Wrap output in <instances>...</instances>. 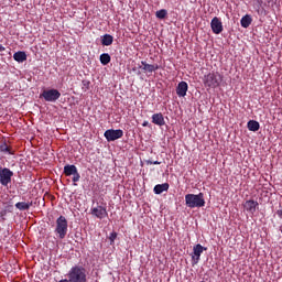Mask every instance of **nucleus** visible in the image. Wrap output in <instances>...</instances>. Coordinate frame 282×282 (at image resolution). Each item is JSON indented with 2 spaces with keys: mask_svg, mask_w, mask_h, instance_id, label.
I'll list each match as a JSON object with an SVG mask.
<instances>
[{
  "mask_svg": "<svg viewBox=\"0 0 282 282\" xmlns=\"http://www.w3.org/2000/svg\"><path fill=\"white\" fill-rule=\"evenodd\" d=\"M90 215H93V217H97V219H105V217H108L109 213H107L106 207L98 205L97 207H93L90 209Z\"/></svg>",
  "mask_w": 282,
  "mask_h": 282,
  "instance_id": "obj_9",
  "label": "nucleus"
},
{
  "mask_svg": "<svg viewBox=\"0 0 282 282\" xmlns=\"http://www.w3.org/2000/svg\"><path fill=\"white\" fill-rule=\"evenodd\" d=\"M148 164L158 165V164H162V162H159V161H148Z\"/></svg>",
  "mask_w": 282,
  "mask_h": 282,
  "instance_id": "obj_28",
  "label": "nucleus"
},
{
  "mask_svg": "<svg viewBox=\"0 0 282 282\" xmlns=\"http://www.w3.org/2000/svg\"><path fill=\"white\" fill-rule=\"evenodd\" d=\"M112 44H113V35L105 34L104 36H101V45L109 47V45H112Z\"/></svg>",
  "mask_w": 282,
  "mask_h": 282,
  "instance_id": "obj_19",
  "label": "nucleus"
},
{
  "mask_svg": "<svg viewBox=\"0 0 282 282\" xmlns=\"http://www.w3.org/2000/svg\"><path fill=\"white\" fill-rule=\"evenodd\" d=\"M8 215V210L6 209H2L0 212V219H2V221H6V216Z\"/></svg>",
  "mask_w": 282,
  "mask_h": 282,
  "instance_id": "obj_27",
  "label": "nucleus"
},
{
  "mask_svg": "<svg viewBox=\"0 0 282 282\" xmlns=\"http://www.w3.org/2000/svg\"><path fill=\"white\" fill-rule=\"evenodd\" d=\"M82 89H83V91H89V85H91V82H89V80H87V79H84L83 82H82Z\"/></svg>",
  "mask_w": 282,
  "mask_h": 282,
  "instance_id": "obj_25",
  "label": "nucleus"
},
{
  "mask_svg": "<svg viewBox=\"0 0 282 282\" xmlns=\"http://www.w3.org/2000/svg\"><path fill=\"white\" fill-rule=\"evenodd\" d=\"M55 235L58 239H65V237H67V230L69 228L68 224H67V218H65V216H59L56 219L55 223Z\"/></svg>",
  "mask_w": 282,
  "mask_h": 282,
  "instance_id": "obj_4",
  "label": "nucleus"
},
{
  "mask_svg": "<svg viewBox=\"0 0 282 282\" xmlns=\"http://www.w3.org/2000/svg\"><path fill=\"white\" fill-rule=\"evenodd\" d=\"M247 127L249 131H259L261 126L259 124V121L250 120L248 121Z\"/></svg>",
  "mask_w": 282,
  "mask_h": 282,
  "instance_id": "obj_22",
  "label": "nucleus"
},
{
  "mask_svg": "<svg viewBox=\"0 0 282 282\" xmlns=\"http://www.w3.org/2000/svg\"><path fill=\"white\" fill-rule=\"evenodd\" d=\"M185 204L187 208H204L206 206L204 193L185 195Z\"/></svg>",
  "mask_w": 282,
  "mask_h": 282,
  "instance_id": "obj_2",
  "label": "nucleus"
},
{
  "mask_svg": "<svg viewBox=\"0 0 282 282\" xmlns=\"http://www.w3.org/2000/svg\"><path fill=\"white\" fill-rule=\"evenodd\" d=\"M276 215L280 219H282V208L276 210Z\"/></svg>",
  "mask_w": 282,
  "mask_h": 282,
  "instance_id": "obj_29",
  "label": "nucleus"
},
{
  "mask_svg": "<svg viewBox=\"0 0 282 282\" xmlns=\"http://www.w3.org/2000/svg\"><path fill=\"white\" fill-rule=\"evenodd\" d=\"M41 97L44 98V100L46 102H56V100H58V98H61V91H58V89H47L44 90L41 94Z\"/></svg>",
  "mask_w": 282,
  "mask_h": 282,
  "instance_id": "obj_7",
  "label": "nucleus"
},
{
  "mask_svg": "<svg viewBox=\"0 0 282 282\" xmlns=\"http://www.w3.org/2000/svg\"><path fill=\"white\" fill-rule=\"evenodd\" d=\"M186 91H188V84L186 82H180L176 87L177 97L184 98V96H186Z\"/></svg>",
  "mask_w": 282,
  "mask_h": 282,
  "instance_id": "obj_13",
  "label": "nucleus"
},
{
  "mask_svg": "<svg viewBox=\"0 0 282 282\" xmlns=\"http://www.w3.org/2000/svg\"><path fill=\"white\" fill-rule=\"evenodd\" d=\"M223 80L224 77L218 72L208 73L203 77V83L205 87H209L212 89H216V87H219Z\"/></svg>",
  "mask_w": 282,
  "mask_h": 282,
  "instance_id": "obj_3",
  "label": "nucleus"
},
{
  "mask_svg": "<svg viewBox=\"0 0 282 282\" xmlns=\"http://www.w3.org/2000/svg\"><path fill=\"white\" fill-rule=\"evenodd\" d=\"M70 282H87V269L83 265H74L67 273Z\"/></svg>",
  "mask_w": 282,
  "mask_h": 282,
  "instance_id": "obj_1",
  "label": "nucleus"
},
{
  "mask_svg": "<svg viewBox=\"0 0 282 282\" xmlns=\"http://www.w3.org/2000/svg\"><path fill=\"white\" fill-rule=\"evenodd\" d=\"M99 61L101 65H109L111 63V55H109V53H104L100 55Z\"/></svg>",
  "mask_w": 282,
  "mask_h": 282,
  "instance_id": "obj_21",
  "label": "nucleus"
},
{
  "mask_svg": "<svg viewBox=\"0 0 282 282\" xmlns=\"http://www.w3.org/2000/svg\"><path fill=\"white\" fill-rule=\"evenodd\" d=\"M210 28L214 34H221L224 32V24L219 18L215 17L212 19Z\"/></svg>",
  "mask_w": 282,
  "mask_h": 282,
  "instance_id": "obj_11",
  "label": "nucleus"
},
{
  "mask_svg": "<svg viewBox=\"0 0 282 282\" xmlns=\"http://www.w3.org/2000/svg\"><path fill=\"white\" fill-rule=\"evenodd\" d=\"M166 14H169V12L165 9H161L156 11L155 17L156 19H166Z\"/></svg>",
  "mask_w": 282,
  "mask_h": 282,
  "instance_id": "obj_24",
  "label": "nucleus"
},
{
  "mask_svg": "<svg viewBox=\"0 0 282 282\" xmlns=\"http://www.w3.org/2000/svg\"><path fill=\"white\" fill-rule=\"evenodd\" d=\"M124 135V131L121 129H108L104 133V138H106L107 142H116V140H120Z\"/></svg>",
  "mask_w": 282,
  "mask_h": 282,
  "instance_id": "obj_8",
  "label": "nucleus"
},
{
  "mask_svg": "<svg viewBox=\"0 0 282 282\" xmlns=\"http://www.w3.org/2000/svg\"><path fill=\"white\" fill-rule=\"evenodd\" d=\"M241 28H250L252 25V17L250 14H246L240 20Z\"/></svg>",
  "mask_w": 282,
  "mask_h": 282,
  "instance_id": "obj_17",
  "label": "nucleus"
},
{
  "mask_svg": "<svg viewBox=\"0 0 282 282\" xmlns=\"http://www.w3.org/2000/svg\"><path fill=\"white\" fill-rule=\"evenodd\" d=\"M204 250H207V249L204 248V246H202L199 243L193 247L192 261H193L194 264L199 263V259H200L202 253L204 252Z\"/></svg>",
  "mask_w": 282,
  "mask_h": 282,
  "instance_id": "obj_10",
  "label": "nucleus"
},
{
  "mask_svg": "<svg viewBox=\"0 0 282 282\" xmlns=\"http://www.w3.org/2000/svg\"><path fill=\"white\" fill-rule=\"evenodd\" d=\"M13 59L17 63H25L28 61V54L24 51H19L13 54Z\"/></svg>",
  "mask_w": 282,
  "mask_h": 282,
  "instance_id": "obj_16",
  "label": "nucleus"
},
{
  "mask_svg": "<svg viewBox=\"0 0 282 282\" xmlns=\"http://www.w3.org/2000/svg\"><path fill=\"white\" fill-rule=\"evenodd\" d=\"M32 206V203H26V202H19L15 204V208H18V210H30Z\"/></svg>",
  "mask_w": 282,
  "mask_h": 282,
  "instance_id": "obj_20",
  "label": "nucleus"
},
{
  "mask_svg": "<svg viewBox=\"0 0 282 282\" xmlns=\"http://www.w3.org/2000/svg\"><path fill=\"white\" fill-rule=\"evenodd\" d=\"M154 193L155 195H162L164 191H169V183L158 184L154 186Z\"/></svg>",
  "mask_w": 282,
  "mask_h": 282,
  "instance_id": "obj_18",
  "label": "nucleus"
},
{
  "mask_svg": "<svg viewBox=\"0 0 282 282\" xmlns=\"http://www.w3.org/2000/svg\"><path fill=\"white\" fill-rule=\"evenodd\" d=\"M142 127H150L149 121H143Z\"/></svg>",
  "mask_w": 282,
  "mask_h": 282,
  "instance_id": "obj_30",
  "label": "nucleus"
},
{
  "mask_svg": "<svg viewBox=\"0 0 282 282\" xmlns=\"http://www.w3.org/2000/svg\"><path fill=\"white\" fill-rule=\"evenodd\" d=\"M0 52H6V48L3 47L2 44H0Z\"/></svg>",
  "mask_w": 282,
  "mask_h": 282,
  "instance_id": "obj_31",
  "label": "nucleus"
},
{
  "mask_svg": "<svg viewBox=\"0 0 282 282\" xmlns=\"http://www.w3.org/2000/svg\"><path fill=\"white\" fill-rule=\"evenodd\" d=\"M152 123L156 124L158 127H164V124H166V121L164 120V115H162V112L152 115Z\"/></svg>",
  "mask_w": 282,
  "mask_h": 282,
  "instance_id": "obj_14",
  "label": "nucleus"
},
{
  "mask_svg": "<svg viewBox=\"0 0 282 282\" xmlns=\"http://www.w3.org/2000/svg\"><path fill=\"white\" fill-rule=\"evenodd\" d=\"M64 175H66V177H70V175H73L74 186H77L76 182H80V173H78V167H76V165H65Z\"/></svg>",
  "mask_w": 282,
  "mask_h": 282,
  "instance_id": "obj_5",
  "label": "nucleus"
},
{
  "mask_svg": "<svg viewBox=\"0 0 282 282\" xmlns=\"http://www.w3.org/2000/svg\"><path fill=\"white\" fill-rule=\"evenodd\" d=\"M117 238H118V232L112 231L109 236L110 246H113V243H116Z\"/></svg>",
  "mask_w": 282,
  "mask_h": 282,
  "instance_id": "obj_26",
  "label": "nucleus"
},
{
  "mask_svg": "<svg viewBox=\"0 0 282 282\" xmlns=\"http://www.w3.org/2000/svg\"><path fill=\"white\" fill-rule=\"evenodd\" d=\"M0 153H8L9 155H12V152H10V148L6 142L0 144Z\"/></svg>",
  "mask_w": 282,
  "mask_h": 282,
  "instance_id": "obj_23",
  "label": "nucleus"
},
{
  "mask_svg": "<svg viewBox=\"0 0 282 282\" xmlns=\"http://www.w3.org/2000/svg\"><path fill=\"white\" fill-rule=\"evenodd\" d=\"M243 208L247 210V213L254 215V213H257V208H259V203L252 199L247 200L243 205Z\"/></svg>",
  "mask_w": 282,
  "mask_h": 282,
  "instance_id": "obj_12",
  "label": "nucleus"
},
{
  "mask_svg": "<svg viewBox=\"0 0 282 282\" xmlns=\"http://www.w3.org/2000/svg\"><path fill=\"white\" fill-rule=\"evenodd\" d=\"M141 65H143V72H148L149 74H153V72H158V69H160V66L158 64H148L144 61L141 62Z\"/></svg>",
  "mask_w": 282,
  "mask_h": 282,
  "instance_id": "obj_15",
  "label": "nucleus"
},
{
  "mask_svg": "<svg viewBox=\"0 0 282 282\" xmlns=\"http://www.w3.org/2000/svg\"><path fill=\"white\" fill-rule=\"evenodd\" d=\"M14 172H12L8 167H0V184L1 186H8V184L12 183V177Z\"/></svg>",
  "mask_w": 282,
  "mask_h": 282,
  "instance_id": "obj_6",
  "label": "nucleus"
}]
</instances>
